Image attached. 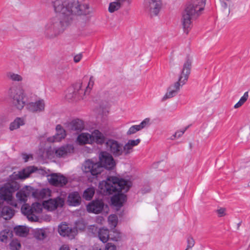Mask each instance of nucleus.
Instances as JSON below:
<instances>
[{"mask_svg":"<svg viewBox=\"0 0 250 250\" xmlns=\"http://www.w3.org/2000/svg\"><path fill=\"white\" fill-rule=\"evenodd\" d=\"M35 236L37 239L42 240L47 237V235L44 229H40L35 232Z\"/></svg>","mask_w":250,"mask_h":250,"instance_id":"obj_34","label":"nucleus"},{"mask_svg":"<svg viewBox=\"0 0 250 250\" xmlns=\"http://www.w3.org/2000/svg\"><path fill=\"white\" fill-rule=\"evenodd\" d=\"M24 125L23 119L20 118H17L10 125L9 129L10 130H14L20 127L21 125Z\"/></svg>","mask_w":250,"mask_h":250,"instance_id":"obj_31","label":"nucleus"},{"mask_svg":"<svg viewBox=\"0 0 250 250\" xmlns=\"http://www.w3.org/2000/svg\"><path fill=\"white\" fill-rule=\"evenodd\" d=\"M98 233L100 240L103 243L106 242L110 238V235L108 229L104 228L100 229H99Z\"/></svg>","mask_w":250,"mask_h":250,"instance_id":"obj_28","label":"nucleus"},{"mask_svg":"<svg viewBox=\"0 0 250 250\" xmlns=\"http://www.w3.org/2000/svg\"><path fill=\"white\" fill-rule=\"evenodd\" d=\"M20 188V185L16 181L4 184L0 188V198L2 201L12 206L17 207V203L13 200V194Z\"/></svg>","mask_w":250,"mask_h":250,"instance_id":"obj_5","label":"nucleus"},{"mask_svg":"<svg viewBox=\"0 0 250 250\" xmlns=\"http://www.w3.org/2000/svg\"><path fill=\"white\" fill-rule=\"evenodd\" d=\"M51 5L56 15L44 27L43 35L48 40L62 34L71 25L76 16H86L92 13L88 0H55Z\"/></svg>","mask_w":250,"mask_h":250,"instance_id":"obj_1","label":"nucleus"},{"mask_svg":"<svg viewBox=\"0 0 250 250\" xmlns=\"http://www.w3.org/2000/svg\"><path fill=\"white\" fill-rule=\"evenodd\" d=\"M95 194V189L93 187L86 188L83 193V197L86 200H90Z\"/></svg>","mask_w":250,"mask_h":250,"instance_id":"obj_29","label":"nucleus"},{"mask_svg":"<svg viewBox=\"0 0 250 250\" xmlns=\"http://www.w3.org/2000/svg\"><path fill=\"white\" fill-rule=\"evenodd\" d=\"M243 105V104L240 102L239 101H238V103H237L234 106V107L235 108H238L239 107H240V106H241L242 105Z\"/></svg>","mask_w":250,"mask_h":250,"instance_id":"obj_51","label":"nucleus"},{"mask_svg":"<svg viewBox=\"0 0 250 250\" xmlns=\"http://www.w3.org/2000/svg\"><path fill=\"white\" fill-rule=\"evenodd\" d=\"M82 87L83 83L80 81L74 83L68 88L67 93L65 95L66 99L71 101H77L83 99L88 91V85L86 86V89H83Z\"/></svg>","mask_w":250,"mask_h":250,"instance_id":"obj_7","label":"nucleus"},{"mask_svg":"<svg viewBox=\"0 0 250 250\" xmlns=\"http://www.w3.org/2000/svg\"><path fill=\"white\" fill-rule=\"evenodd\" d=\"M104 206V203L102 200H95L87 206V210L89 212L98 214L102 212Z\"/></svg>","mask_w":250,"mask_h":250,"instance_id":"obj_15","label":"nucleus"},{"mask_svg":"<svg viewBox=\"0 0 250 250\" xmlns=\"http://www.w3.org/2000/svg\"><path fill=\"white\" fill-rule=\"evenodd\" d=\"M21 211L24 214L27 216L29 220L34 221L37 219V216L34 214L32 207L26 204L21 207Z\"/></svg>","mask_w":250,"mask_h":250,"instance_id":"obj_25","label":"nucleus"},{"mask_svg":"<svg viewBox=\"0 0 250 250\" xmlns=\"http://www.w3.org/2000/svg\"><path fill=\"white\" fill-rule=\"evenodd\" d=\"M82 170L86 176H97L103 170L101 164L92 160H86L82 166Z\"/></svg>","mask_w":250,"mask_h":250,"instance_id":"obj_8","label":"nucleus"},{"mask_svg":"<svg viewBox=\"0 0 250 250\" xmlns=\"http://www.w3.org/2000/svg\"><path fill=\"white\" fill-rule=\"evenodd\" d=\"M188 246L187 248L185 250H188L189 248H192L194 245V241L192 237H188Z\"/></svg>","mask_w":250,"mask_h":250,"instance_id":"obj_41","label":"nucleus"},{"mask_svg":"<svg viewBox=\"0 0 250 250\" xmlns=\"http://www.w3.org/2000/svg\"><path fill=\"white\" fill-rule=\"evenodd\" d=\"M116 1H119V2H120L121 3H122L124 1H127V3L129 4L131 2V0H115Z\"/></svg>","mask_w":250,"mask_h":250,"instance_id":"obj_52","label":"nucleus"},{"mask_svg":"<svg viewBox=\"0 0 250 250\" xmlns=\"http://www.w3.org/2000/svg\"><path fill=\"white\" fill-rule=\"evenodd\" d=\"M9 232L6 230L1 231L0 232V240L3 242H6L9 235Z\"/></svg>","mask_w":250,"mask_h":250,"instance_id":"obj_38","label":"nucleus"},{"mask_svg":"<svg viewBox=\"0 0 250 250\" xmlns=\"http://www.w3.org/2000/svg\"><path fill=\"white\" fill-rule=\"evenodd\" d=\"M82 58V55L81 54L77 55L74 57V61L75 62H80Z\"/></svg>","mask_w":250,"mask_h":250,"instance_id":"obj_48","label":"nucleus"},{"mask_svg":"<svg viewBox=\"0 0 250 250\" xmlns=\"http://www.w3.org/2000/svg\"><path fill=\"white\" fill-rule=\"evenodd\" d=\"M60 250H70V249L67 245H63L60 248Z\"/></svg>","mask_w":250,"mask_h":250,"instance_id":"obj_49","label":"nucleus"},{"mask_svg":"<svg viewBox=\"0 0 250 250\" xmlns=\"http://www.w3.org/2000/svg\"><path fill=\"white\" fill-rule=\"evenodd\" d=\"M122 3L119 1L111 2L109 5L108 11L110 13H113L119 9Z\"/></svg>","mask_w":250,"mask_h":250,"instance_id":"obj_33","label":"nucleus"},{"mask_svg":"<svg viewBox=\"0 0 250 250\" xmlns=\"http://www.w3.org/2000/svg\"><path fill=\"white\" fill-rule=\"evenodd\" d=\"M222 7H223L224 8H227V3L226 2H223L222 3Z\"/></svg>","mask_w":250,"mask_h":250,"instance_id":"obj_53","label":"nucleus"},{"mask_svg":"<svg viewBox=\"0 0 250 250\" xmlns=\"http://www.w3.org/2000/svg\"><path fill=\"white\" fill-rule=\"evenodd\" d=\"M24 159H25V162L27 161L28 159V156H26V157Z\"/></svg>","mask_w":250,"mask_h":250,"instance_id":"obj_54","label":"nucleus"},{"mask_svg":"<svg viewBox=\"0 0 250 250\" xmlns=\"http://www.w3.org/2000/svg\"><path fill=\"white\" fill-rule=\"evenodd\" d=\"M192 66V60L189 56L186 57L178 81L170 85L166 94L162 98V102H164L168 99L175 97L178 93L181 86L185 84L188 80L190 74Z\"/></svg>","mask_w":250,"mask_h":250,"instance_id":"obj_4","label":"nucleus"},{"mask_svg":"<svg viewBox=\"0 0 250 250\" xmlns=\"http://www.w3.org/2000/svg\"><path fill=\"white\" fill-rule=\"evenodd\" d=\"M66 127L69 130L76 131L77 133H79L84 129V126L83 121L76 119L66 123Z\"/></svg>","mask_w":250,"mask_h":250,"instance_id":"obj_16","label":"nucleus"},{"mask_svg":"<svg viewBox=\"0 0 250 250\" xmlns=\"http://www.w3.org/2000/svg\"><path fill=\"white\" fill-rule=\"evenodd\" d=\"M14 230L16 234L20 236H25L27 234L26 228L22 226L15 227Z\"/></svg>","mask_w":250,"mask_h":250,"instance_id":"obj_32","label":"nucleus"},{"mask_svg":"<svg viewBox=\"0 0 250 250\" xmlns=\"http://www.w3.org/2000/svg\"><path fill=\"white\" fill-rule=\"evenodd\" d=\"M188 127H186L183 130L177 131L175 134L173 135V137L174 138L178 137L179 138L183 135L185 131L188 129Z\"/></svg>","mask_w":250,"mask_h":250,"instance_id":"obj_42","label":"nucleus"},{"mask_svg":"<svg viewBox=\"0 0 250 250\" xmlns=\"http://www.w3.org/2000/svg\"><path fill=\"white\" fill-rule=\"evenodd\" d=\"M64 203V199L58 196L54 199H50L43 202L42 205L48 210H54L58 207H62Z\"/></svg>","mask_w":250,"mask_h":250,"instance_id":"obj_12","label":"nucleus"},{"mask_svg":"<svg viewBox=\"0 0 250 250\" xmlns=\"http://www.w3.org/2000/svg\"><path fill=\"white\" fill-rule=\"evenodd\" d=\"M45 104L43 100L31 102L26 104V108L32 112H41L44 109Z\"/></svg>","mask_w":250,"mask_h":250,"instance_id":"obj_17","label":"nucleus"},{"mask_svg":"<svg viewBox=\"0 0 250 250\" xmlns=\"http://www.w3.org/2000/svg\"><path fill=\"white\" fill-rule=\"evenodd\" d=\"M249 97V93L248 92H246L244 95L240 98L239 101L241 102L243 104L247 101L248 98Z\"/></svg>","mask_w":250,"mask_h":250,"instance_id":"obj_44","label":"nucleus"},{"mask_svg":"<svg viewBox=\"0 0 250 250\" xmlns=\"http://www.w3.org/2000/svg\"><path fill=\"white\" fill-rule=\"evenodd\" d=\"M37 168L34 167H28L19 172L16 175V178L18 179H24L27 178L29 175L35 172Z\"/></svg>","mask_w":250,"mask_h":250,"instance_id":"obj_22","label":"nucleus"},{"mask_svg":"<svg viewBox=\"0 0 250 250\" xmlns=\"http://www.w3.org/2000/svg\"><path fill=\"white\" fill-rule=\"evenodd\" d=\"M93 79V77H91L90 78V80H89V84H90V83L92 82V79Z\"/></svg>","mask_w":250,"mask_h":250,"instance_id":"obj_55","label":"nucleus"},{"mask_svg":"<svg viewBox=\"0 0 250 250\" xmlns=\"http://www.w3.org/2000/svg\"><path fill=\"white\" fill-rule=\"evenodd\" d=\"M30 192L27 189L23 188L18 191L16 195L17 201L20 204H24L27 200V197Z\"/></svg>","mask_w":250,"mask_h":250,"instance_id":"obj_23","label":"nucleus"},{"mask_svg":"<svg viewBox=\"0 0 250 250\" xmlns=\"http://www.w3.org/2000/svg\"><path fill=\"white\" fill-rule=\"evenodd\" d=\"M31 207L34 213H40L42 210V205L39 203L32 204Z\"/></svg>","mask_w":250,"mask_h":250,"instance_id":"obj_36","label":"nucleus"},{"mask_svg":"<svg viewBox=\"0 0 250 250\" xmlns=\"http://www.w3.org/2000/svg\"><path fill=\"white\" fill-rule=\"evenodd\" d=\"M140 142L141 140L140 139L128 140L127 143L125 146H123L125 155L126 156L130 154L132 151L133 147L137 146Z\"/></svg>","mask_w":250,"mask_h":250,"instance_id":"obj_24","label":"nucleus"},{"mask_svg":"<svg viewBox=\"0 0 250 250\" xmlns=\"http://www.w3.org/2000/svg\"><path fill=\"white\" fill-rule=\"evenodd\" d=\"M131 186V182L119 179L116 177L110 176L105 181L99 183L100 192L104 195H108L117 192L111 199V203L114 206L121 208L126 201V196L121 193L122 191L126 192Z\"/></svg>","mask_w":250,"mask_h":250,"instance_id":"obj_2","label":"nucleus"},{"mask_svg":"<svg viewBox=\"0 0 250 250\" xmlns=\"http://www.w3.org/2000/svg\"><path fill=\"white\" fill-rule=\"evenodd\" d=\"M92 143L95 142L98 145H102L104 144L106 145L107 139L105 135L100 132L99 130H94L92 132Z\"/></svg>","mask_w":250,"mask_h":250,"instance_id":"obj_18","label":"nucleus"},{"mask_svg":"<svg viewBox=\"0 0 250 250\" xmlns=\"http://www.w3.org/2000/svg\"><path fill=\"white\" fill-rule=\"evenodd\" d=\"M67 203L69 206H78L81 203V197L78 192L70 193L68 196Z\"/></svg>","mask_w":250,"mask_h":250,"instance_id":"obj_20","label":"nucleus"},{"mask_svg":"<svg viewBox=\"0 0 250 250\" xmlns=\"http://www.w3.org/2000/svg\"><path fill=\"white\" fill-rule=\"evenodd\" d=\"M243 105V104L240 102L239 101H238V103H237L234 106V107L235 108H238L239 107H240V106H241L242 105Z\"/></svg>","mask_w":250,"mask_h":250,"instance_id":"obj_50","label":"nucleus"},{"mask_svg":"<svg viewBox=\"0 0 250 250\" xmlns=\"http://www.w3.org/2000/svg\"><path fill=\"white\" fill-rule=\"evenodd\" d=\"M248 187H250V181L248 183Z\"/></svg>","mask_w":250,"mask_h":250,"instance_id":"obj_59","label":"nucleus"},{"mask_svg":"<svg viewBox=\"0 0 250 250\" xmlns=\"http://www.w3.org/2000/svg\"><path fill=\"white\" fill-rule=\"evenodd\" d=\"M74 147L71 145H66L55 149V154L58 157H65L68 153L73 151Z\"/></svg>","mask_w":250,"mask_h":250,"instance_id":"obj_19","label":"nucleus"},{"mask_svg":"<svg viewBox=\"0 0 250 250\" xmlns=\"http://www.w3.org/2000/svg\"><path fill=\"white\" fill-rule=\"evenodd\" d=\"M206 0H191L183 12L181 19L184 32L188 34L192 27V21L204 9Z\"/></svg>","mask_w":250,"mask_h":250,"instance_id":"obj_3","label":"nucleus"},{"mask_svg":"<svg viewBox=\"0 0 250 250\" xmlns=\"http://www.w3.org/2000/svg\"><path fill=\"white\" fill-rule=\"evenodd\" d=\"M33 58H34V59H35L36 57H35V56H33Z\"/></svg>","mask_w":250,"mask_h":250,"instance_id":"obj_60","label":"nucleus"},{"mask_svg":"<svg viewBox=\"0 0 250 250\" xmlns=\"http://www.w3.org/2000/svg\"><path fill=\"white\" fill-rule=\"evenodd\" d=\"M48 178L49 183L54 186L62 187L68 182L67 179L64 176L58 173H53Z\"/></svg>","mask_w":250,"mask_h":250,"instance_id":"obj_13","label":"nucleus"},{"mask_svg":"<svg viewBox=\"0 0 250 250\" xmlns=\"http://www.w3.org/2000/svg\"><path fill=\"white\" fill-rule=\"evenodd\" d=\"M113 233L114 234H116L115 236H114L113 237H111V239H112V240H114V241H118L119 239L121 238V234L120 233H118V232H115L114 231Z\"/></svg>","mask_w":250,"mask_h":250,"instance_id":"obj_47","label":"nucleus"},{"mask_svg":"<svg viewBox=\"0 0 250 250\" xmlns=\"http://www.w3.org/2000/svg\"><path fill=\"white\" fill-rule=\"evenodd\" d=\"M189 147H190V148H192V144L191 143H189Z\"/></svg>","mask_w":250,"mask_h":250,"instance_id":"obj_56","label":"nucleus"},{"mask_svg":"<svg viewBox=\"0 0 250 250\" xmlns=\"http://www.w3.org/2000/svg\"><path fill=\"white\" fill-rule=\"evenodd\" d=\"M239 225H240V223H238L237 224V229H238L239 227Z\"/></svg>","mask_w":250,"mask_h":250,"instance_id":"obj_58","label":"nucleus"},{"mask_svg":"<svg viewBox=\"0 0 250 250\" xmlns=\"http://www.w3.org/2000/svg\"><path fill=\"white\" fill-rule=\"evenodd\" d=\"M117 217L115 215H110L108 217V221L111 223V226L115 228L117 224Z\"/></svg>","mask_w":250,"mask_h":250,"instance_id":"obj_39","label":"nucleus"},{"mask_svg":"<svg viewBox=\"0 0 250 250\" xmlns=\"http://www.w3.org/2000/svg\"><path fill=\"white\" fill-rule=\"evenodd\" d=\"M14 214V210L8 206H4L1 211V216L5 220L10 219Z\"/></svg>","mask_w":250,"mask_h":250,"instance_id":"obj_27","label":"nucleus"},{"mask_svg":"<svg viewBox=\"0 0 250 250\" xmlns=\"http://www.w3.org/2000/svg\"><path fill=\"white\" fill-rule=\"evenodd\" d=\"M49 193L48 189H42L40 192V195L42 198H44Z\"/></svg>","mask_w":250,"mask_h":250,"instance_id":"obj_46","label":"nucleus"},{"mask_svg":"<svg viewBox=\"0 0 250 250\" xmlns=\"http://www.w3.org/2000/svg\"><path fill=\"white\" fill-rule=\"evenodd\" d=\"M9 95L12 99L13 105L18 109L21 110L25 105L27 96L24 90L20 86H13L9 90Z\"/></svg>","mask_w":250,"mask_h":250,"instance_id":"obj_6","label":"nucleus"},{"mask_svg":"<svg viewBox=\"0 0 250 250\" xmlns=\"http://www.w3.org/2000/svg\"><path fill=\"white\" fill-rule=\"evenodd\" d=\"M9 246L12 250H19L21 247V245L18 240H13Z\"/></svg>","mask_w":250,"mask_h":250,"instance_id":"obj_35","label":"nucleus"},{"mask_svg":"<svg viewBox=\"0 0 250 250\" xmlns=\"http://www.w3.org/2000/svg\"><path fill=\"white\" fill-rule=\"evenodd\" d=\"M145 9L149 12L151 16H157L162 5L161 0H144Z\"/></svg>","mask_w":250,"mask_h":250,"instance_id":"obj_11","label":"nucleus"},{"mask_svg":"<svg viewBox=\"0 0 250 250\" xmlns=\"http://www.w3.org/2000/svg\"><path fill=\"white\" fill-rule=\"evenodd\" d=\"M105 146L107 150L115 157L125 155L123 145L115 140L108 139L106 142Z\"/></svg>","mask_w":250,"mask_h":250,"instance_id":"obj_9","label":"nucleus"},{"mask_svg":"<svg viewBox=\"0 0 250 250\" xmlns=\"http://www.w3.org/2000/svg\"><path fill=\"white\" fill-rule=\"evenodd\" d=\"M247 250H250V244L249 245L248 248V249Z\"/></svg>","mask_w":250,"mask_h":250,"instance_id":"obj_57","label":"nucleus"},{"mask_svg":"<svg viewBox=\"0 0 250 250\" xmlns=\"http://www.w3.org/2000/svg\"><path fill=\"white\" fill-rule=\"evenodd\" d=\"M6 76L8 80H10L12 81L21 82L23 80L21 76L11 71L7 72Z\"/></svg>","mask_w":250,"mask_h":250,"instance_id":"obj_30","label":"nucleus"},{"mask_svg":"<svg viewBox=\"0 0 250 250\" xmlns=\"http://www.w3.org/2000/svg\"><path fill=\"white\" fill-rule=\"evenodd\" d=\"M77 141L81 144H92V133H82L77 138Z\"/></svg>","mask_w":250,"mask_h":250,"instance_id":"obj_26","label":"nucleus"},{"mask_svg":"<svg viewBox=\"0 0 250 250\" xmlns=\"http://www.w3.org/2000/svg\"><path fill=\"white\" fill-rule=\"evenodd\" d=\"M105 250H116V247L111 243L106 244Z\"/></svg>","mask_w":250,"mask_h":250,"instance_id":"obj_43","label":"nucleus"},{"mask_svg":"<svg viewBox=\"0 0 250 250\" xmlns=\"http://www.w3.org/2000/svg\"><path fill=\"white\" fill-rule=\"evenodd\" d=\"M57 133L53 138H49V141L50 142H60L66 136L65 130L62 128L61 125H57L56 127Z\"/></svg>","mask_w":250,"mask_h":250,"instance_id":"obj_21","label":"nucleus"},{"mask_svg":"<svg viewBox=\"0 0 250 250\" xmlns=\"http://www.w3.org/2000/svg\"><path fill=\"white\" fill-rule=\"evenodd\" d=\"M141 130L138 125L131 126L126 132L127 135H130L135 133L136 132Z\"/></svg>","mask_w":250,"mask_h":250,"instance_id":"obj_37","label":"nucleus"},{"mask_svg":"<svg viewBox=\"0 0 250 250\" xmlns=\"http://www.w3.org/2000/svg\"><path fill=\"white\" fill-rule=\"evenodd\" d=\"M100 164L103 167V169H112L115 166V162L111 154L107 151H101L99 155Z\"/></svg>","mask_w":250,"mask_h":250,"instance_id":"obj_10","label":"nucleus"},{"mask_svg":"<svg viewBox=\"0 0 250 250\" xmlns=\"http://www.w3.org/2000/svg\"><path fill=\"white\" fill-rule=\"evenodd\" d=\"M58 231L61 236L72 239L77 234V229L75 227L70 228L66 224H62L59 226Z\"/></svg>","mask_w":250,"mask_h":250,"instance_id":"obj_14","label":"nucleus"},{"mask_svg":"<svg viewBox=\"0 0 250 250\" xmlns=\"http://www.w3.org/2000/svg\"><path fill=\"white\" fill-rule=\"evenodd\" d=\"M150 122V119L149 118H146L145 120H144L140 125H138L139 126V127L140 128V129L141 130L143 128L146 127L147 125H149Z\"/></svg>","mask_w":250,"mask_h":250,"instance_id":"obj_40","label":"nucleus"},{"mask_svg":"<svg viewBox=\"0 0 250 250\" xmlns=\"http://www.w3.org/2000/svg\"><path fill=\"white\" fill-rule=\"evenodd\" d=\"M226 209L225 208H220L217 210V212L219 217H222L225 215Z\"/></svg>","mask_w":250,"mask_h":250,"instance_id":"obj_45","label":"nucleus"}]
</instances>
